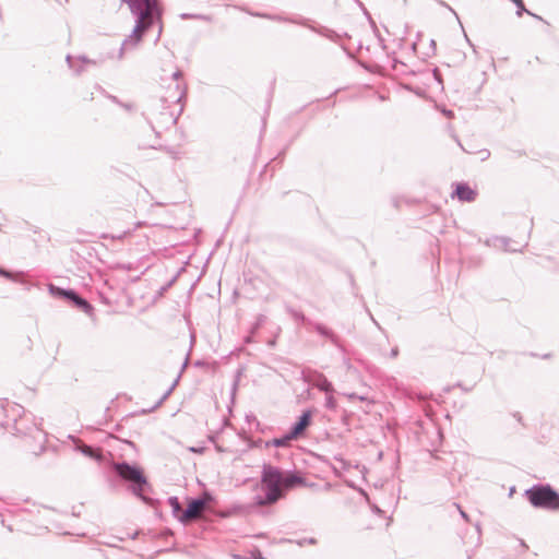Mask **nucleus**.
Listing matches in <instances>:
<instances>
[{
	"label": "nucleus",
	"mask_w": 559,
	"mask_h": 559,
	"mask_svg": "<svg viewBox=\"0 0 559 559\" xmlns=\"http://www.w3.org/2000/svg\"><path fill=\"white\" fill-rule=\"evenodd\" d=\"M263 495H257L253 503L257 507L271 506L283 499L286 491L298 486H307L306 478L295 471H283L269 463H264L261 472Z\"/></svg>",
	"instance_id": "nucleus-1"
},
{
	"label": "nucleus",
	"mask_w": 559,
	"mask_h": 559,
	"mask_svg": "<svg viewBox=\"0 0 559 559\" xmlns=\"http://www.w3.org/2000/svg\"><path fill=\"white\" fill-rule=\"evenodd\" d=\"M127 3L131 13L135 16V24L131 34L122 41L119 58L128 49L136 47L145 33L154 25H158L155 41H158L163 31V7L159 0H121Z\"/></svg>",
	"instance_id": "nucleus-2"
},
{
	"label": "nucleus",
	"mask_w": 559,
	"mask_h": 559,
	"mask_svg": "<svg viewBox=\"0 0 559 559\" xmlns=\"http://www.w3.org/2000/svg\"><path fill=\"white\" fill-rule=\"evenodd\" d=\"M114 477L126 483L128 489L144 503L152 504L148 493L152 491V485L144 474L143 468L136 463L127 461L118 462L112 465Z\"/></svg>",
	"instance_id": "nucleus-3"
},
{
	"label": "nucleus",
	"mask_w": 559,
	"mask_h": 559,
	"mask_svg": "<svg viewBox=\"0 0 559 559\" xmlns=\"http://www.w3.org/2000/svg\"><path fill=\"white\" fill-rule=\"evenodd\" d=\"M524 497L535 509L559 511V491L548 483L533 485L524 491Z\"/></svg>",
	"instance_id": "nucleus-4"
},
{
	"label": "nucleus",
	"mask_w": 559,
	"mask_h": 559,
	"mask_svg": "<svg viewBox=\"0 0 559 559\" xmlns=\"http://www.w3.org/2000/svg\"><path fill=\"white\" fill-rule=\"evenodd\" d=\"M13 429L15 431L14 433L17 435V436H31L33 439H35L38 442H40L39 452L34 451V453L36 455H38L39 453H41L44 451V449H45L44 442L46 440V433L44 432L43 429H40L37 426V424H33L32 426L25 427L23 419H20V420L15 419L14 420V425H13Z\"/></svg>",
	"instance_id": "nucleus-5"
},
{
	"label": "nucleus",
	"mask_w": 559,
	"mask_h": 559,
	"mask_svg": "<svg viewBox=\"0 0 559 559\" xmlns=\"http://www.w3.org/2000/svg\"><path fill=\"white\" fill-rule=\"evenodd\" d=\"M313 411L305 409L300 416L297 417L296 421L292 424L289 427V431L292 437L298 439L311 425L312 423Z\"/></svg>",
	"instance_id": "nucleus-6"
},
{
	"label": "nucleus",
	"mask_w": 559,
	"mask_h": 559,
	"mask_svg": "<svg viewBox=\"0 0 559 559\" xmlns=\"http://www.w3.org/2000/svg\"><path fill=\"white\" fill-rule=\"evenodd\" d=\"M204 504L205 501L202 498H190L186 509L179 515V522L186 524L190 519L198 515Z\"/></svg>",
	"instance_id": "nucleus-7"
},
{
	"label": "nucleus",
	"mask_w": 559,
	"mask_h": 559,
	"mask_svg": "<svg viewBox=\"0 0 559 559\" xmlns=\"http://www.w3.org/2000/svg\"><path fill=\"white\" fill-rule=\"evenodd\" d=\"M477 197V192L469 187L467 182H457L452 192V198H456L462 202H473Z\"/></svg>",
	"instance_id": "nucleus-8"
},
{
	"label": "nucleus",
	"mask_w": 559,
	"mask_h": 559,
	"mask_svg": "<svg viewBox=\"0 0 559 559\" xmlns=\"http://www.w3.org/2000/svg\"><path fill=\"white\" fill-rule=\"evenodd\" d=\"M66 301L86 314H92L94 311L93 305L83 298L75 289H73V295H70Z\"/></svg>",
	"instance_id": "nucleus-9"
},
{
	"label": "nucleus",
	"mask_w": 559,
	"mask_h": 559,
	"mask_svg": "<svg viewBox=\"0 0 559 559\" xmlns=\"http://www.w3.org/2000/svg\"><path fill=\"white\" fill-rule=\"evenodd\" d=\"M158 103L159 104H156L154 108H152L151 115H153L155 110L162 107L164 110L159 112L160 121L165 124H176L177 116H175L174 112L167 110V107L165 105L168 103V100L166 98H160Z\"/></svg>",
	"instance_id": "nucleus-10"
},
{
	"label": "nucleus",
	"mask_w": 559,
	"mask_h": 559,
	"mask_svg": "<svg viewBox=\"0 0 559 559\" xmlns=\"http://www.w3.org/2000/svg\"><path fill=\"white\" fill-rule=\"evenodd\" d=\"M311 326L316 330V332L319 335L328 338L334 346L342 349V345L340 343L337 335L331 329H329L324 324L318 323V322H313V324Z\"/></svg>",
	"instance_id": "nucleus-11"
},
{
	"label": "nucleus",
	"mask_w": 559,
	"mask_h": 559,
	"mask_svg": "<svg viewBox=\"0 0 559 559\" xmlns=\"http://www.w3.org/2000/svg\"><path fill=\"white\" fill-rule=\"evenodd\" d=\"M311 326L316 330V332L319 335L328 338L334 346L342 349V345L340 343L337 335L331 329H329L324 324L318 323V322H313V324Z\"/></svg>",
	"instance_id": "nucleus-12"
},
{
	"label": "nucleus",
	"mask_w": 559,
	"mask_h": 559,
	"mask_svg": "<svg viewBox=\"0 0 559 559\" xmlns=\"http://www.w3.org/2000/svg\"><path fill=\"white\" fill-rule=\"evenodd\" d=\"M253 16H258V17H262V19H266V20H271V21H275V22H283V23H294V24H299L301 26H307V20L306 19H302L300 21H296V20H293L290 17H287V16H283V15H280V14H271V13H262V12H255V13H252Z\"/></svg>",
	"instance_id": "nucleus-13"
},
{
	"label": "nucleus",
	"mask_w": 559,
	"mask_h": 559,
	"mask_svg": "<svg viewBox=\"0 0 559 559\" xmlns=\"http://www.w3.org/2000/svg\"><path fill=\"white\" fill-rule=\"evenodd\" d=\"M293 440H297L295 437H292L290 431H286L283 436L278 438H274L270 441L265 442V447H276V448H286L290 445Z\"/></svg>",
	"instance_id": "nucleus-14"
},
{
	"label": "nucleus",
	"mask_w": 559,
	"mask_h": 559,
	"mask_svg": "<svg viewBox=\"0 0 559 559\" xmlns=\"http://www.w3.org/2000/svg\"><path fill=\"white\" fill-rule=\"evenodd\" d=\"M48 290L51 296L62 300H67L70 295H73L72 288H62L53 284L48 285Z\"/></svg>",
	"instance_id": "nucleus-15"
},
{
	"label": "nucleus",
	"mask_w": 559,
	"mask_h": 559,
	"mask_svg": "<svg viewBox=\"0 0 559 559\" xmlns=\"http://www.w3.org/2000/svg\"><path fill=\"white\" fill-rule=\"evenodd\" d=\"M306 27H309L311 31H313V32L318 33L319 35L324 36L333 41H336L340 38V35L335 31L328 28V27L321 26V27L317 28V27L310 26L308 24Z\"/></svg>",
	"instance_id": "nucleus-16"
},
{
	"label": "nucleus",
	"mask_w": 559,
	"mask_h": 559,
	"mask_svg": "<svg viewBox=\"0 0 559 559\" xmlns=\"http://www.w3.org/2000/svg\"><path fill=\"white\" fill-rule=\"evenodd\" d=\"M76 450L79 452H81L86 457L94 459V460H100L102 459V454L97 453V451L93 447H90V445H79V447H76Z\"/></svg>",
	"instance_id": "nucleus-17"
},
{
	"label": "nucleus",
	"mask_w": 559,
	"mask_h": 559,
	"mask_svg": "<svg viewBox=\"0 0 559 559\" xmlns=\"http://www.w3.org/2000/svg\"><path fill=\"white\" fill-rule=\"evenodd\" d=\"M168 504L171 508V512H173L174 516L179 521V515L182 512V510H181V504H180L178 497H176V496L169 497Z\"/></svg>",
	"instance_id": "nucleus-18"
},
{
	"label": "nucleus",
	"mask_w": 559,
	"mask_h": 559,
	"mask_svg": "<svg viewBox=\"0 0 559 559\" xmlns=\"http://www.w3.org/2000/svg\"><path fill=\"white\" fill-rule=\"evenodd\" d=\"M289 312L296 321L302 323L304 325L311 326L313 324V322L310 319H308L302 312L294 309H290Z\"/></svg>",
	"instance_id": "nucleus-19"
},
{
	"label": "nucleus",
	"mask_w": 559,
	"mask_h": 559,
	"mask_svg": "<svg viewBox=\"0 0 559 559\" xmlns=\"http://www.w3.org/2000/svg\"><path fill=\"white\" fill-rule=\"evenodd\" d=\"M180 17L182 20L198 19V20H202V21H211V16L210 15H204V14L182 13L180 15Z\"/></svg>",
	"instance_id": "nucleus-20"
},
{
	"label": "nucleus",
	"mask_w": 559,
	"mask_h": 559,
	"mask_svg": "<svg viewBox=\"0 0 559 559\" xmlns=\"http://www.w3.org/2000/svg\"><path fill=\"white\" fill-rule=\"evenodd\" d=\"M324 406H325L328 409H331V411L336 409V407H337V402H336L335 397H334L332 394H326V396H325V403H324Z\"/></svg>",
	"instance_id": "nucleus-21"
},
{
	"label": "nucleus",
	"mask_w": 559,
	"mask_h": 559,
	"mask_svg": "<svg viewBox=\"0 0 559 559\" xmlns=\"http://www.w3.org/2000/svg\"><path fill=\"white\" fill-rule=\"evenodd\" d=\"M66 61H67V63H68L69 68L73 69V70H74V72H75L76 74L82 73V71H83V67H82V66H80V67H78V68H76V67L74 66V59H73V57H72V56L68 55V56H67V58H66Z\"/></svg>",
	"instance_id": "nucleus-22"
},
{
	"label": "nucleus",
	"mask_w": 559,
	"mask_h": 559,
	"mask_svg": "<svg viewBox=\"0 0 559 559\" xmlns=\"http://www.w3.org/2000/svg\"><path fill=\"white\" fill-rule=\"evenodd\" d=\"M0 276L7 278L9 281H12V282L17 281L11 271H9L2 266H0Z\"/></svg>",
	"instance_id": "nucleus-23"
},
{
	"label": "nucleus",
	"mask_w": 559,
	"mask_h": 559,
	"mask_svg": "<svg viewBox=\"0 0 559 559\" xmlns=\"http://www.w3.org/2000/svg\"><path fill=\"white\" fill-rule=\"evenodd\" d=\"M297 544L299 546H301V547L305 546L306 544H308V545H317L318 540L314 537H305L302 539L297 540Z\"/></svg>",
	"instance_id": "nucleus-24"
},
{
	"label": "nucleus",
	"mask_w": 559,
	"mask_h": 559,
	"mask_svg": "<svg viewBox=\"0 0 559 559\" xmlns=\"http://www.w3.org/2000/svg\"><path fill=\"white\" fill-rule=\"evenodd\" d=\"M499 239H500L501 243L503 245V247L506 248V250L513 251V252L519 250L518 248L510 247V242H511L510 238H508V237H500Z\"/></svg>",
	"instance_id": "nucleus-25"
},
{
	"label": "nucleus",
	"mask_w": 559,
	"mask_h": 559,
	"mask_svg": "<svg viewBox=\"0 0 559 559\" xmlns=\"http://www.w3.org/2000/svg\"><path fill=\"white\" fill-rule=\"evenodd\" d=\"M320 389L322 391L326 392L328 394H330V392L332 391L333 386H332V383L326 378H323L322 384H321Z\"/></svg>",
	"instance_id": "nucleus-26"
},
{
	"label": "nucleus",
	"mask_w": 559,
	"mask_h": 559,
	"mask_svg": "<svg viewBox=\"0 0 559 559\" xmlns=\"http://www.w3.org/2000/svg\"><path fill=\"white\" fill-rule=\"evenodd\" d=\"M129 234H130V231L128 230V231H123L122 234H119V235H103V238L104 239L110 238V239H119L120 240V239H122L123 237H126Z\"/></svg>",
	"instance_id": "nucleus-27"
},
{
	"label": "nucleus",
	"mask_w": 559,
	"mask_h": 559,
	"mask_svg": "<svg viewBox=\"0 0 559 559\" xmlns=\"http://www.w3.org/2000/svg\"><path fill=\"white\" fill-rule=\"evenodd\" d=\"M114 267L118 269V270H123V271H131L133 269L131 263H128V264L117 263Z\"/></svg>",
	"instance_id": "nucleus-28"
},
{
	"label": "nucleus",
	"mask_w": 559,
	"mask_h": 559,
	"mask_svg": "<svg viewBox=\"0 0 559 559\" xmlns=\"http://www.w3.org/2000/svg\"><path fill=\"white\" fill-rule=\"evenodd\" d=\"M177 276H174L167 284L160 287L159 294H164L176 281Z\"/></svg>",
	"instance_id": "nucleus-29"
},
{
	"label": "nucleus",
	"mask_w": 559,
	"mask_h": 559,
	"mask_svg": "<svg viewBox=\"0 0 559 559\" xmlns=\"http://www.w3.org/2000/svg\"><path fill=\"white\" fill-rule=\"evenodd\" d=\"M479 155H480V160L484 162L490 157V152H489V150L484 148V150L479 151Z\"/></svg>",
	"instance_id": "nucleus-30"
},
{
	"label": "nucleus",
	"mask_w": 559,
	"mask_h": 559,
	"mask_svg": "<svg viewBox=\"0 0 559 559\" xmlns=\"http://www.w3.org/2000/svg\"><path fill=\"white\" fill-rule=\"evenodd\" d=\"M183 76V73L181 70L177 69L173 74H171V79L175 80V81H179L181 78Z\"/></svg>",
	"instance_id": "nucleus-31"
},
{
	"label": "nucleus",
	"mask_w": 559,
	"mask_h": 559,
	"mask_svg": "<svg viewBox=\"0 0 559 559\" xmlns=\"http://www.w3.org/2000/svg\"><path fill=\"white\" fill-rule=\"evenodd\" d=\"M78 61H80L81 63L83 64H87V63H95V61L88 59L86 56H79L78 57Z\"/></svg>",
	"instance_id": "nucleus-32"
},
{
	"label": "nucleus",
	"mask_w": 559,
	"mask_h": 559,
	"mask_svg": "<svg viewBox=\"0 0 559 559\" xmlns=\"http://www.w3.org/2000/svg\"><path fill=\"white\" fill-rule=\"evenodd\" d=\"M186 94H187V87H185L180 93L179 95L176 97V99L174 100L175 103H181V100L186 97Z\"/></svg>",
	"instance_id": "nucleus-33"
},
{
	"label": "nucleus",
	"mask_w": 559,
	"mask_h": 559,
	"mask_svg": "<svg viewBox=\"0 0 559 559\" xmlns=\"http://www.w3.org/2000/svg\"><path fill=\"white\" fill-rule=\"evenodd\" d=\"M251 557L252 559H265L262 555V552L259 550V549H254L252 552H251Z\"/></svg>",
	"instance_id": "nucleus-34"
},
{
	"label": "nucleus",
	"mask_w": 559,
	"mask_h": 559,
	"mask_svg": "<svg viewBox=\"0 0 559 559\" xmlns=\"http://www.w3.org/2000/svg\"><path fill=\"white\" fill-rule=\"evenodd\" d=\"M362 12H364L365 16L368 19V21H369V23L371 24V26H372L373 28H376V23H374V21L372 20V17H371L370 13L368 12V10H367V9H365V10H362Z\"/></svg>",
	"instance_id": "nucleus-35"
},
{
	"label": "nucleus",
	"mask_w": 559,
	"mask_h": 559,
	"mask_svg": "<svg viewBox=\"0 0 559 559\" xmlns=\"http://www.w3.org/2000/svg\"><path fill=\"white\" fill-rule=\"evenodd\" d=\"M457 510L460 511V514L461 516L465 520V521H469V516L468 514L459 506V504H455Z\"/></svg>",
	"instance_id": "nucleus-36"
},
{
	"label": "nucleus",
	"mask_w": 559,
	"mask_h": 559,
	"mask_svg": "<svg viewBox=\"0 0 559 559\" xmlns=\"http://www.w3.org/2000/svg\"><path fill=\"white\" fill-rule=\"evenodd\" d=\"M173 392V388H169L165 393L164 395L162 396V399L159 400V402L157 403V405L162 404L169 395L170 393Z\"/></svg>",
	"instance_id": "nucleus-37"
},
{
	"label": "nucleus",
	"mask_w": 559,
	"mask_h": 559,
	"mask_svg": "<svg viewBox=\"0 0 559 559\" xmlns=\"http://www.w3.org/2000/svg\"><path fill=\"white\" fill-rule=\"evenodd\" d=\"M440 4L445 7L447 9H449L454 15L455 17L457 19V21L460 22V19H459V15L457 13L453 10V8H451L449 4H447L444 1H440Z\"/></svg>",
	"instance_id": "nucleus-38"
},
{
	"label": "nucleus",
	"mask_w": 559,
	"mask_h": 559,
	"mask_svg": "<svg viewBox=\"0 0 559 559\" xmlns=\"http://www.w3.org/2000/svg\"><path fill=\"white\" fill-rule=\"evenodd\" d=\"M442 114H443L447 118H449V119L454 117V114H453V111H452L451 109H447V108H444V109H442Z\"/></svg>",
	"instance_id": "nucleus-39"
},
{
	"label": "nucleus",
	"mask_w": 559,
	"mask_h": 559,
	"mask_svg": "<svg viewBox=\"0 0 559 559\" xmlns=\"http://www.w3.org/2000/svg\"><path fill=\"white\" fill-rule=\"evenodd\" d=\"M433 76H435V79L438 81V83H440V84L442 83L441 75H440V73H439V70H438V69H435V70H433Z\"/></svg>",
	"instance_id": "nucleus-40"
},
{
	"label": "nucleus",
	"mask_w": 559,
	"mask_h": 559,
	"mask_svg": "<svg viewBox=\"0 0 559 559\" xmlns=\"http://www.w3.org/2000/svg\"><path fill=\"white\" fill-rule=\"evenodd\" d=\"M399 355V348L397 347H393L390 352V357L391 358H396Z\"/></svg>",
	"instance_id": "nucleus-41"
},
{
	"label": "nucleus",
	"mask_w": 559,
	"mask_h": 559,
	"mask_svg": "<svg viewBox=\"0 0 559 559\" xmlns=\"http://www.w3.org/2000/svg\"><path fill=\"white\" fill-rule=\"evenodd\" d=\"M237 388H238V380H235V382H234V384H233V389H231V397H233V399L235 397V394H236Z\"/></svg>",
	"instance_id": "nucleus-42"
},
{
	"label": "nucleus",
	"mask_w": 559,
	"mask_h": 559,
	"mask_svg": "<svg viewBox=\"0 0 559 559\" xmlns=\"http://www.w3.org/2000/svg\"><path fill=\"white\" fill-rule=\"evenodd\" d=\"M107 97L115 104H118L120 106L121 102L118 99V97L114 95H107Z\"/></svg>",
	"instance_id": "nucleus-43"
},
{
	"label": "nucleus",
	"mask_w": 559,
	"mask_h": 559,
	"mask_svg": "<svg viewBox=\"0 0 559 559\" xmlns=\"http://www.w3.org/2000/svg\"><path fill=\"white\" fill-rule=\"evenodd\" d=\"M120 106L122 108H124L126 110H131L132 109V105L131 104H127V103H122L121 102Z\"/></svg>",
	"instance_id": "nucleus-44"
},
{
	"label": "nucleus",
	"mask_w": 559,
	"mask_h": 559,
	"mask_svg": "<svg viewBox=\"0 0 559 559\" xmlns=\"http://www.w3.org/2000/svg\"><path fill=\"white\" fill-rule=\"evenodd\" d=\"M530 15H531V16H533L534 19H536V20H539V21H543V22H545V23H546V21H545L542 16H539V15H537V14L533 13V12H532V14H530Z\"/></svg>",
	"instance_id": "nucleus-45"
},
{
	"label": "nucleus",
	"mask_w": 559,
	"mask_h": 559,
	"mask_svg": "<svg viewBox=\"0 0 559 559\" xmlns=\"http://www.w3.org/2000/svg\"><path fill=\"white\" fill-rule=\"evenodd\" d=\"M180 379V374H178V377L175 379V381L173 382V384L170 385V388H173V390L175 389V386L178 384V381Z\"/></svg>",
	"instance_id": "nucleus-46"
},
{
	"label": "nucleus",
	"mask_w": 559,
	"mask_h": 559,
	"mask_svg": "<svg viewBox=\"0 0 559 559\" xmlns=\"http://www.w3.org/2000/svg\"><path fill=\"white\" fill-rule=\"evenodd\" d=\"M354 1L358 4V7H359L361 10H365V9H366V8H365V5H364V3H362L360 0H354Z\"/></svg>",
	"instance_id": "nucleus-47"
},
{
	"label": "nucleus",
	"mask_w": 559,
	"mask_h": 559,
	"mask_svg": "<svg viewBox=\"0 0 559 559\" xmlns=\"http://www.w3.org/2000/svg\"><path fill=\"white\" fill-rule=\"evenodd\" d=\"M514 492H515V487H514V486H512V487L509 489V497H512Z\"/></svg>",
	"instance_id": "nucleus-48"
},
{
	"label": "nucleus",
	"mask_w": 559,
	"mask_h": 559,
	"mask_svg": "<svg viewBox=\"0 0 559 559\" xmlns=\"http://www.w3.org/2000/svg\"><path fill=\"white\" fill-rule=\"evenodd\" d=\"M514 417H515V419H516L518 421H521V420H522V416H521V414H520V413H515V414H514Z\"/></svg>",
	"instance_id": "nucleus-49"
},
{
	"label": "nucleus",
	"mask_w": 559,
	"mask_h": 559,
	"mask_svg": "<svg viewBox=\"0 0 559 559\" xmlns=\"http://www.w3.org/2000/svg\"><path fill=\"white\" fill-rule=\"evenodd\" d=\"M372 511H373L374 513H381L380 508H379V507H377V506H374V507L372 508Z\"/></svg>",
	"instance_id": "nucleus-50"
},
{
	"label": "nucleus",
	"mask_w": 559,
	"mask_h": 559,
	"mask_svg": "<svg viewBox=\"0 0 559 559\" xmlns=\"http://www.w3.org/2000/svg\"><path fill=\"white\" fill-rule=\"evenodd\" d=\"M283 155H284V152L280 153L277 156H275L274 160L282 159Z\"/></svg>",
	"instance_id": "nucleus-51"
},
{
	"label": "nucleus",
	"mask_w": 559,
	"mask_h": 559,
	"mask_svg": "<svg viewBox=\"0 0 559 559\" xmlns=\"http://www.w3.org/2000/svg\"><path fill=\"white\" fill-rule=\"evenodd\" d=\"M109 484H110V486H111L112 488H115V487H116V481H115V480L110 479V480H109Z\"/></svg>",
	"instance_id": "nucleus-52"
},
{
	"label": "nucleus",
	"mask_w": 559,
	"mask_h": 559,
	"mask_svg": "<svg viewBox=\"0 0 559 559\" xmlns=\"http://www.w3.org/2000/svg\"><path fill=\"white\" fill-rule=\"evenodd\" d=\"M464 36H465L466 41H467L472 47H474V46H473V44L471 43L469 38L467 37V35H466V34H464Z\"/></svg>",
	"instance_id": "nucleus-53"
},
{
	"label": "nucleus",
	"mask_w": 559,
	"mask_h": 559,
	"mask_svg": "<svg viewBox=\"0 0 559 559\" xmlns=\"http://www.w3.org/2000/svg\"><path fill=\"white\" fill-rule=\"evenodd\" d=\"M430 46L435 49L436 48V41L433 39L430 40Z\"/></svg>",
	"instance_id": "nucleus-54"
},
{
	"label": "nucleus",
	"mask_w": 559,
	"mask_h": 559,
	"mask_svg": "<svg viewBox=\"0 0 559 559\" xmlns=\"http://www.w3.org/2000/svg\"><path fill=\"white\" fill-rule=\"evenodd\" d=\"M234 559H246V558H243V557H242V556H240V555H234Z\"/></svg>",
	"instance_id": "nucleus-55"
},
{
	"label": "nucleus",
	"mask_w": 559,
	"mask_h": 559,
	"mask_svg": "<svg viewBox=\"0 0 559 559\" xmlns=\"http://www.w3.org/2000/svg\"><path fill=\"white\" fill-rule=\"evenodd\" d=\"M335 460H337V461H340V462H342V463H345V462H344V460H343L342 457H337V456H335Z\"/></svg>",
	"instance_id": "nucleus-56"
},
{
	"label": "nucleus",
	"mask_w": 559,
	"mask_h": 559,
	"mask_svg": "<svg viewBox=\"0 0 559 559\" xmlns=\"http://www.w3.org/2000/svg\"><path fill=\"white\" fill-rule=\"evenodd\" d=\"M175 87H176V91H179L180 90V84L177 83Z\"/></svg>",
	"instance_id": "nucleus-57"
},
{
	"label": "nucleus",
	"mask_w": 559,
	"mask_h": 559,
	"mask_svg": "<svg viewBox=\"0 0 559 559\" xmlns=\"http://www.w3.org/2000/svg\"><path fill=\"white\" fill-rule=\"evenodd\" d=\"M191 451L192 452H199L200 450L195 449V448H191Z\"/></svg>",
	"instance_id": "nucleus-58"
},
{
	"label": "nucleus",
	"mask_w": 559,
	"mask_h": 559,
	"mask_svg": "<svg viewBox=\"0 0 559 559\" xmlns=\"http://www.w3.org/2000/svg\"><path fill=\"white\" fill-rule=\"evenodd\" d=\"M187 364H188V361L186 360V361L183 362V365H182V369H185V368H186Z\"/></svg>",
	"instance_id": "nucleus-59"
},
{
	"label": "nucleus",
	"mask_w": 559,
	"mask_h": 559,
	"mask_svg": "<svg viewBox=\"0 0 559 559\" xmlns=\"http://www.w3.org/2000/svg\"><path fill=\"white\" fill-rule=\"evenodd\" d=\"M476 528H477V531H479L480 530V525L476 524Z\"/></svg>",
	"instance_id": "nucleus-60"
}]
</instances>
